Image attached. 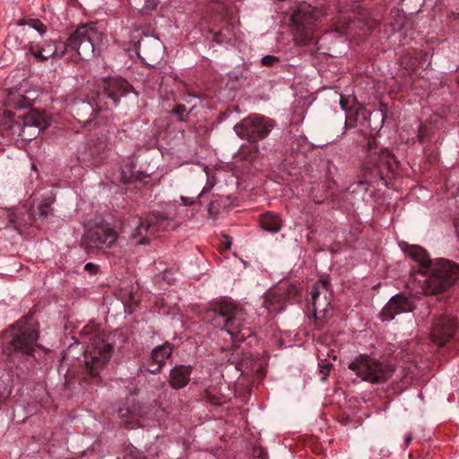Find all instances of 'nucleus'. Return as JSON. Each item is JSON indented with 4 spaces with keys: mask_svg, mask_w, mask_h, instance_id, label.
<instances>
[{
    "mask_svg": "<svg viewBox=\"0 0 459 459\" xmlns=\"http://www.w3.org/2000/svg\"><path fill=\"white\" fill-rule=\"evenodd\" d=\"M348 368L355 372L363 381L372 384L385 382L394 372V368L390 364L379 361L366 354H360L356 357L349 363Z\"/></svg>",
    "mask_w": 459,
    "mask_h": 459,
    "instance_id": "nucleus-10",
    "label": "nucleus"
},
{
    "mask_svg": "<svg viewBox=\"0 0 459 459\" xmlns=\"http://www.w3.org/2000/svg\"><path fill=\"white\" fill-rule=\"evenodd\" d=\"M221 206L222 205L219 200L211 201L208 205V213L210 217L215 219L216 216L219 214Z\"/></svg>",
    "mask_w": 459,
    "mask_h": 459,
    "instance_id": "nucleus-35",
    "label": "nucleus"
},
{
    "mask_svg": "<svg viewBox=\"0 0 459 459\" xmlns=\"http://www.w3.org/2000/svg\"><path fill=\"white\" fill-rule=\"evenodd\" d=\"M205 319L226 331L234 342H241L250 334L246 308L230 298L212 302L205 312Z\"/></svg>",
    "mask_w": 459,
    "mask_h": 459,
    "instance_id": "nucleus-4",
    "label": "nucleus"
},
{
    "mask_svg": "<svg viewBox=\"0 0 459 459\" xmlns=\"http://www.w3.org/2000/svg\"><path fill=\"white\" fill-rule=\"evenodd\" d=\"M346 119L344 124V129L349 130L354 128L358 126L361 120H367L369 113L366 109V108L362 104H359L358 106H353L351 109L345 112Z\"/></svg>",
    "mask_w": 459,
    "mask_h": 459,
    "instance_id": "nucleus-22",
    "label": "nucleus"
},
{
    "mask_svg": "<svg viewBox=\"0 0 459 459\" xmlns=\"http://www.w3.org/2000/svg\"><path fill=\"white\" fill-rule=\"evenodd\" d=\"M374 143V140H368V142L370 153L368 155L364 166L366 169H375L379 178L385 182V185H387V178L395 173L398 162L387 149H383L379 152H373Z\"/></svg>",
    "mask_w": 459,
    "mask_h": 459,
    "instance_id": "nucleus-13",
    "label": "nucleus"
},
{
    "mask_svg": "<svg viewBox=\"0 0 459 459\" xmlns=\"http://www.w3.org/2000/svg\"><path fill=\"white\" fill-rule=\"evenodd\" d=\"M98 269H99L98 265H96V264H92V263H88V264H85V266H84V270H85L86 272L90 273L91 274H95V273H97Z\"/></svg>",
    "mask_w": 459,
    "mask_h": 459,
    "instance_id": "nucleus-42",
    "label": "nucleus"
},
{
    "mask_svg": "<svg viewBox=\"0 0 459 459\" xmlns=\"http://www.w3.org/2000/svg\"><path fill=\"white\" fill-rule=\"evenodd\" d=\"M134 90L133 86L122 78L104 79L88 96L87 100H78L73 109L76 119L83 126L90 125L96 113L117 107L121 96Z\"/></svg>",
    "mask_w": 459,
    "mask_h": 459,
    "instance_id": "nucleus-2",
    "label": "nucleus"
},
{
    "mask_svg": "<svg viewBox=\"0 0 459 459\" xmlns=\"http://www.w3.org/2000/svg\"><path fill=\"white\" fill-rule=\"evenodd\" d=\"M95 326L85 327L83 333L91 347L88 346L84 354L86 373L92 378L99 377L100 370L108 363L111 357L113 348L104 343L96 333H91Z\"/></svg>",
    "mask_w": 459,
    "mask_h": 459,
    "instance_id": "nucleus-9",
    "label": "nucleus"
},
{
    "mask_svg": "<svg viewBox=\"0 0 459 459\" xmlns=\"http://www.w3.org/2000/svg\"><path fill=\"white\" fill-rule=\"evenodd\" d=\"M107 157V143L104 137L90 136L78 151V160L82 166L96 167Z\"/></svg>",
    "mask_w": 459,
    "mask_h": 459,
    "instance_id": "nucleus-15",
    "label": "nucleus"
},
{
    "mask_svg": "<svg viewBox=\"0 0 459 459\" xmlns=\"http://www.w3.org/2000/svg\"><path fill=\"white\" fill-rule=\"evenodd\" d=\"M261 227L271 233L278 232L282 226V221L279 215L273 212H265L260 217Z\"/></svg>",
    "mask_w": 459,
    "mask_h": 459,
    "instance_id": "nucleus-23",
    "label": "nucleus"
},
{
    "mask_svg": "<svg viewBox=\"0 0 459 459\" xmlns=\"http://www.w3.org/2000/svg\"><path fill=\"white\" fill-rule=\"evenodd\" d=\"M452 18H453V20L451 22L453 23L452 26L455 28L457 26L456 22H458V23H459V13H452Z\"/></svg>",
    "mask_w": 459,
    "mask_h": 459,
    "instance_id": "nucleus-47",
    "label": "nucleus"
},
{
    "mask_svg": "<svg viewBox=\"0 0 459 459\" xmlns=\"http://www.w3.org/2000/svg\"><path fill=\"white\" fill-rule=\"evenodd\" d=\"M279 61V58L274 56H265L262 58V64L264 66H272L273 64Z\"/></svg>",
    "mask_w": 459,
    "mask_h": 459,
    "instance_id": "nucleus-39",
    "label": "nucleus"
},
{
    "mask_svg": "<svg viewBox=\"0 0 459 459\" xmlns=\"http://www.w3.org/2000/svg\"><path fill=\"white\" fill-rule=\"evenodd\" d=\"M117 239V232L108 224L90 228L82 238V246L88 253L111 247Z\"/></svg>",
    "mask_w": 459,
    "mask_h": 459,
    "instance_id": "nucleus-14",
    "label": "nucleus"
},
{
    "mask_svg": "<svg viewBox=\"0 0 459 459\" xmlns=\"http://www.w3.org/2000/svg\"><path fill=\"white\" fill-rule=\"evenodd\" d=\"M415 308L413 301L403 293L393 296L382 308L379 316L383 321H391L396 315L411 312Z\"/></svg>",
    "mask_w": 459,
    "mask_h": 459,
    "instance_id": "nucleus-18",
    "label": "nucleus"
},
{
    "mask_svg": "<svg viewBox=\"0 0 459 459\" xmlns=\"http://www.w3.org/2000/svg\"><path fill=\"white\" fill-rule=\"evenodd\" d=\"M162 368L163 367L161 365L152 360L147 370H148V372H150L152 374H158L160 372Z\"/></svg>",
    "mask_w": 459,
    "mask_h": 459,
    "instance_id": "nucleus-41",
    "label": "nucleus"
},
{
    "mask_svg": "<svg viewBox=\"0 0 459 459\" xmlns=\"http://www.w3.org/2000/svg\"><path fill=\"white\" fill-rule=\"evenodd\" d=\"M51 202L50 201H44L41 203L38 208L37 211H33L36 214V217L38 216L39 219H45L49 214H51L52 209H51Z\"/></svg>",
    "mask_w": 459,
    "mask_h": 459,
    "instance_id": "nucleus-32",
    "label": "nucleus"
},
{
    "mask_svg": "<svg viewBox=\"0 0 459 459\" xmlns=\"http://www.w3.org/2000/svg\"><path fill=\"white\" fill-rule=\"evenodd\" d=\"M6 115L10 120L11 134L23 140H31L37 137L41 129L48 126L45 115L37 109H30L28 112L18 115L7 111Z\"/></svg>",
    "mask_w": 459,
    "mask_h": 459,
    "instance_id": "nucleus-8",
    "label": "nucleus"
},
{
    "mask_svg": "<svg viewBox=\"0 0 459 459\" xmlns=\"http://www.w3.org/2000/svg\"><path fill=\"white\" fill-rule=\"evenodd\" d=\"M207 399H208L211 403H214V404H220V403H221L220 402L215 401V399H214L213 397H212V395H211V394H207Z\"/></svg>",
    "mask_w": 459,
    "mask_h": 459,
    "instance_id": "nucleus-48",
    "label": "nucleus"
},
{
    "mask_svg": "<svg viewBox=\"0 0 459 459\" xmlns=\"http://www.w3.org/2000/svg\"><path fill=\"white\" fill-rule=\"evenodd\" d=\"M134 167L133 162L131 161L129 164H126L121 171V178L122 180L125 183L132 182L134 178L137 179L138 178L134 175L132 169Z\"/></svg>",
    "mask_w": 459,
    "mask_h": 459,
    "instance_id": "nucleus-33",
    "label": "nucleus"
},
{
    "mask_svg": "<svg viewBox=\"0 0 459 459\" xmlns=\"http://www.w3.org/2000/svg\"><path fill=\"white\" fill-rule=\"evenodd\" d=\"M240 366H244V359L239 362Z\"/></svg>",
    "mask_w": 459,
    "mask_h": 459,
    "instance_id": "nucleus-52",
    "label": "nucleus"
},
{
    "mask_svg": "<svg viewBox=\"0 0 459 459\" xmlns=\"http://www.w3.org/2000/svg\"><path fill=\"white\" fill-rule=\"evenodd\" d=\"M214 184H215L214 178H208L205 186L203 188V190L199 194V197L203 196L205 193L209 192L213 187Z\"/></svg>",
    "mask_w": 459,
    "mask_h": 459,
    "instance_id": "nucleus-40",
    "label": "nucleus"
},
{
    "mask_svg": "<svg viewBox=\"0 0 459 459\" xmlns=\"http://www.w3.org/2000/svg\"><path fill=\"white\" fill-rule=\"evenodd\" d=\"M428 55L420 50L410 49L399 58L400 65L406 69L415 71L419 67L428 65Z\"/></svg>",
    "mask_w": 459,
    "mask_h": 459,
    "instance_id": "nucleus-20",
    "label": "nucleus"
},
{
    "mask_svg": "<svg viewBox=\"0 0 459 459\" xmlns=\"http://www.w3.org/2000/svg\"><path fill=\"white\" fill-rule=\"evenodd\" d=\"M19 25H28L30 28L37 30L39 34H43L46 32V26L38 19H30L27 21H20L18 22Z\"/></svg>",
    "mask_w": 459,
    "mask_h": 459,
    "instance_id": "nucleus-31",
    "label": "nucleus"
},
{
    "mask_svg": "<svg viewBox=\"0 0 459 459\" xmlns=\"http://www.w3.org/2000/svg\"><path fill=\"white\" fill-rule=\"evenodd\" d=\"M405 252L419 264L418 273L424 277L421 288L426 295L442 293L459 279V264L444 258L431 260L426 249L419 246H410Z\"/></svg>",
    "mask_w": 459,
    "mask_h": 459,
    "instance_id": "nucleus-1",
    "label": "nucleus"
},
{
    "mask_svg": "<svg viewBox=\"0 0 459 459\" xmlns=\"http://www.w3.org/2000/svg\"><path fill=\"white\" fill-rule=\"evenodd\" d=\"M134 227L130 233L131 240L135 244L144 245L149 243V236L157 231L169 230L177 227L174 217L168 216L160 212H153L147 215L145 219L134 217L130 222Z\"/></svg>",
    "mask_w": 459,
    "mask_h": 459,
    "instance_id": "nucleus-7",
    "label": "nucleus"
},
{
    "mask_svg": "<svg viewBox=\"0 0 459 459\" xmlns=\"http://www.w3.org/2000/svg\"><path fill=\"white\" fill-rule=\"evenodd\" d=\"M354 25L355 22L351 19V17L350 15L343 14L339 16L333 22L331 30L335 31L340 36H342L351 33Z\"/></svg>",
    "mask_w": 459,
    "mask_h": 459,
    "instance_id": "nucleus-25",
    "label": "nucleus"
},
{
    "mask_svg": "<svg viewBox=\"0 0 459 459\" xmlns=\"http://www.w3.org/2000/svg\"><path fill=\"white\" fill-rule=\"evenodd\" d=\"M320 368V374H321V380L325 381L326 377L331 370L332 365L330 363H323L319 365Z\"/></svg>",
    "mask_w": 459,
    "mask_h": 459,
    "instance_id": "nucleus-38",
    "label": "nucleus"
},
{
    "mask_svg": "<svg viewBox=\"0 0 459 459\" xmlns=\"http://www.w3.org/2000/svg\"><path fill=\"white\" fill-rule=\"evenodd\" d=\"M193 371L192 366L178 365L169 372V383L173 389H181L186 386L190 381Z\"/></svg>",
    "mask_w": 459,
    "mask_h": 459,
    "instance_id": "nucleus-21",
    "label": "nucleus"
},
{
    "mask_svg": "<svg viewBox=\"0 0 459 459\" xmlns=\"http://www.w3.org/2000/svg\"><path fill=\"white\" fill-rule=\"evenodd\" d=\"M411 439H412V437H411V436H407V437H405L404 443H405V446H408L410 445V443H411Z\"/></svg>",
    "mask_w": 459,
    "mask_h": 459,
    "instance_id": "nucleus-49",
    "label": "nucleus"
},
{
    "mask_svg": "<svg viewBox=\"0 0 459 459\" xmlns=\"http://www.w3.org/2000/svg\"><path fill=\"white\" fill-rule=\"evenodd\" d=\"M259 154L258 146L255 143L242 144L236 153V158L240 160L251 162L257 158Z\"/></svg>",
    "mask_w": 459,
    "mask_h": 459,
    "instance_id": "nucleus-26",
    "label": "nucleus"
},
{
    "mask_svg": "<svg viewBox=\"0 0 459 459\" xmlns=\"http://www.w3.org/2000/svg\"><path fill=\"white\" fill-rule=\"evenodd\" d=\"M180 199L184 205H192L193 204H195L196 202L195 199H194L192 197L181 196Z\"/></svg>",
    "mask_w": 459,
    "mask_h": 459,
    "instance_id": "nucleus-45",
    "label": "nucleus"
},
{
    "mask_svg": "<svg viewBox=\"0 0 459 459\" xmlns=\"http://www.w3.org/2000/svg\"><path fill=\"white\" fill-rule=\"evenodd\" d=\"M8 221L15 230L21 231L22 228L31 225L36 221V214L25 206L14 208L9 212Z\"/></svg>",
    "mask_w": 459,
    "mask_h": 459,
    "instance_id": "nucleus-19",
    "label": "nucleus"
},
{
    "mask_svg": "<svg viewBox=\"0 0 459 459\" xmlns=\"http://www.w3.org/2000/svg\"><path fill=\"white\" fill-rule=\"evenodd\" d=\"M128 459H147V458L143 456L142 454L138 451H134V452L131 451L128 455Z\"/></svg>",
    "mask_w": 459,
    "mask_h": 459,
    "instance_id": "nucleus-44",
    "label": "nucleus"
},
{
    "mask_svg": "<svg viewBox=\"0 0 459 459\" xmlns=\"http://www.w3.org/2000/svg\"><path fill=\"white\" fill-rule=\"evenodd\" d=\"M172 113L177 115L180 121H186L188 117V112L183 104H177L174 107Z\"/></svg>",
    "mask_w": 459,
    "mask_h": 459,
    "instance_id": "nucleus-36",
    "label": "nucleus"
},
{
    "mask_svg": "<svg viewBox=\"0 0 459 459\" xmlns=\"http://www.w3.org/2000/svg\"><path fill=\"white\" fill-rule=\"evenodd\" d=\"M359 104H360V103L358 102L356 97H354V96L341 95V97H340V106H341L342 109L344 110L345 112L351 109V108H353V106H358Z\"/></svg>",
    "mask_w": 459,
    "mask_h": 459,
    "instance_id": "nucleus-29",
    "label": "nucleus"
},
{
    "mask_svg": "<svg viewBox=\"0 0 459 459\" xmlns=\"http://www.w3.org/2000/svg\"><path fill=\"white\" fill-rule=\"evenodd\" d=\"M127 4L134 8L137 9L140 12V9L142 8L143 0H127Z\"/></svg>",
    "mask_w": 459,
    "mask_h": 459,
    "instance_id": "nucleus-43",
    "label": "nucleus"
},
{
    "mask_svg": "<svg viewBox=\"0 0 459 459\" xmlns=\"http://www.w3.org/2000/svg\"><path fill=\"white\" fill-rule=\"evenodd\" d=\"M230 245H231V242L228 239L225 243V249H230Z\"/></svg>",
    "mask_w": 459,
    "mask_h": 459,
    "instance_id": "nucleus-50",
    "label": "nucleus"
},
{
    "mask_svg": "<svg viewBox=\"0 0 459 459\" xmlns=\"http://www.w3.org/2000/svg\"><path fill=\"white\" fill-rule=\"evenodd\" d=\"M231 359H232V360H231V363H234V362H235V355H234V354H232V358H231Z\"/></svg>",
    "mask_w": 459,
    "mask_h": 459,
    "instance_id": "nucleus-51",
    "label": "nucleus"
},
{
    "mask_svg": "<svg viewBox=\"0 0 459 459\" xmlns=\"http://www.w3.org/2000/svg\"><path fill=\"white\" fill-rule=\"evenodd\" d=\"M310 298L307 299L308 309L312 308L315 321L319 325L324 319L329 316L332 309L333 290L329 277H322L316 281L310 292Z\"/></svg>",
    "mask_w": 459,
    "mask_h": 459,
    "instance_id": "nucleus-11",
    "label": "nucleus"
},
{
    "mask_svg": "<svg viewBox=\"0 0 459 459\" xmlns=\"http://www.w3.org/2000/svg\"><path fill=\"white\" fill-rule=\"evenodd\" d=\"M212 32L213 40L218 43L228 42L233 36L231 29L229 26L218 31L212 30Z\"/></svg>",
    "mask_w": 459,
    "mask_h": 459,
    "instance_id": "nucleus-28",
    "label": "nucleus"
},
{
    "mask_svg": "<svg viewBox=\"0 0 459 459\" xmlns=\"http://www.w3.org/2000/svg\"><path fill=\"white\" fill-rule=\"evenodd\" d=\"M10 341L6 342L4 353L8 360L17 367L34 359L39 331L31 316L25 317L12 325L9 330Z\"/></svg>",
    "mask_w": 459,
    "mask_h": 459,
    "instance_id": "nucleus-5",
    "label": "nucleus"
},
{
    "mask_svg": "<svg viewBox=\"0 0 459 459\" xmlns=\"http://www.w3.org/2000/svg\"><path fill=\"white\" fill-rule=\"evenodd\" d=\"M172 344L166 342L165 343L155 347L151 354V360L164 367L166 360L172 355Z\"/></svg>",
    "mask_w": 459,
    "mask_h": 459,
    "instance_id": "nucleus-24",
    "label": "nucleus"
},
{
    "mask_svg": "<svg viewBox=\"0 0 459 459\" xmlns=\"http://www.w3.org/2000/svg\"><path fill=\"white\" fill-rule=\"evenodd\" d=\"M102 39L103 34L97 28L83 24L74 30L65 42L58 45L47 44L38 48L30 45V52L40 61L50 57H62L68 50L73 51L79 59H88L100 48Z\"/></svg>",
    "mask_w": 459,
    "mask_h": 459,
    "instance_id": "nucleus-3",
    "label": "nucleus"
},
{
    "mask_svg": "<svg viewBox=\"0 0 459 459\" xmlns=\"http://www.w3.org/2000/svg\"><path fill=\"white\" fill-rule=\"evenodd\" d=\"M118 414L126 428L134 429L135 427L134 415L129 408H121L118 411Z\"/></svg>",
    "mask_w": 459,
    "mask_h": 459,
    "instance_id": "nucleus-27",
    "label": "nucleus"
},
{
    "mask_svg": "<svg viewBox=\"0 0 459 459\" xmlns=\"http://www.w3.org/2000/svg\"><path fill=\"white\" fill-rule=\"evenodd\" d=\"M142 8L140 9V13L144 14L149 11H152L158 5V0H143Z\"/></svg>",
    "mask_w": 459,
    "mask_h": 459,
    "instance_id": "nucleus-37",
    "label": "nucleus"
},
{
    "mask_svg": "<svg viewBox=\"0 0 459 459\" xmlns=\"http://www.w3.org/2000/svg\"><path fill=\"white\" fill-rule=\"evenodd\" d=\"M9 106H13L17 108H22L28 105V100L23 96L11 93L7 99Z\"/></svg>",
    "mask_w": 459,
    "mask_h": 459,
    "instance_id": "nucleus-30",
    "label": "nucleus"
},
{
    "mask_svg": "<svg viewBox=\"0 0 459 459\" xmlns=\"http://www.w3.org/2000/svg\"><path fill=\"white\" fill-rule=\"evenodd\" d=\"M298 293L295 286L281 284L267 290L264 295L263 307L269 313H278L282 310L288 300L293 299Z\"/></svg>",
    "mask_w": 459,
    "mask_h": 459,
    "instance_id": "nucleus-17",
    "label": "nucleus"
},
{
    "mask_svg": "<svg viewBox=\"0 0 459 459\" xmlns=\"http://www.w3.org/2000/svg\"><path fill=\"white\" fill-rule=\"evenodd\" d=\"M458 323L455 317L442 314L433 318L430 338L439 347L446 345L455 334Z\"/></svg>",
    "mask_w": 459,
    "mask_h": 459,
    "instance_id": "nucleus-16",
    "label": "nucleus"
},
{
    "mask_svg": "<svg viewBox=\"0 0 459 459\" xmlns=\"http://www.w3.org/2000/svg\"><path fill=\"white\" fill-rule=\"evenodd\" d=\"M273 127L274 122L271 118L253 114L236 124L234 131L242 139L256 143L266 138Z\"/></svg>",
    "mask_w": 459,
    "mask_h": 459,
    "instance_id": "nucleus-12",
    "label": "nucleus"
},
{
    "mask_svg": "<svg viewBox=\"0 0 459 459\" xmlns=\"http://www.w3.org/2000/svg\"><path fill=\"white\" fill-rule=\"evenodd\" d=\"M254 455L255 456L262 457V459H265L264 456L266 455V453L263 448H255L254 450Z\"/></svg>",
    "mask_w": 459,
    "mask_h": 459,
    "instance_id": "nucleus-46",
    "label": "nucleus"
},
{
    "mask_svg": "<svg viewBox=\"0 0 459 459\" xmlns=\"http://www.w3.org/2000/svg\"><path fill=\"white\" fill-rule=\"evenodd\" d=\"M323 16L322 10L307 3H301L290 16V27L296 44L307 45L314 37L317 21Z\"/></svg>",
    "mask_w": 459,
    "mask_h": 459,
    "instance_id": "nucleus-6",
    "label": "nucleus"
},
{
    "mask_svg": "<svg viewBox=\"0 0 459 459\" xmlns=\"http://www.w3.org/2000/svg\"><path fill=\"white\" fill-rule=\"evenodd\" d=\"M433 128L420 125L418 131V139L421 143H424L425 142L431 139Z\"/></svg>",
    "mask_w": 459,
    "mask_h": 459,
    "instance_id": "nucleus-34",
    "label": "nucleus"
}]
</instances>
